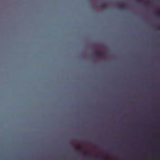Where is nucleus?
Instances as JSON below:
<instances>
[{"instance_id": "1", "label": "nucleus", "mask_w": 160, "mask_h": 160, "mask_svg": "<svg viewBox=\"0 0 160 160\" xmlns=\"http://www.w3.org/2000/svg\"><path fill=\"white\" fill-rule=\"evenodd\" d=\"M94 54L97 57H101L102 55V53L100 51H98L95 52Z\"/></svg>"}, {"instance_id": "2", "label": "nucleus", "mask_w": 160, "mask_h": 160, "mask_svg": "<svg viewBox=\"0 0 160 160\" xmlns=\"http://www.w3.org/2000/svg\"><path fill=\"white\" fill-rule=\"evenodd\" d=\"M100 7L103 8H106L108 7L107 5L105 3L101 4L100 5Z\"/></svg>"}, {"instance_id": "3", "label": "nucleus", "mask_w": 160, "mask_h": 160, "mask_svg": "<svg viewBox=\"0 0 160 160\" xmlns=\"http://www.w3.org/2000/svg\"><path fill=\"white\" fill-rule=\"evenodd\" d=\"M118 8L119 9H121V10H123L124 9L126 8V7L124 5H122L118 7Z\"/></svg>"}, {"instance_id": "4", "label": "nucleus", "mask_w": 160, "mask_h": 160, "mask_svg": "<svg viewBox=\"0 0 160 160\" xmlns=\"http://www.w3.org/2000/svg\"><path fill=\"white\" fill-rule=\"evenodd\" d=\"M71 146L74 149H77V148L76 147H75L73 145H72Z\"/></svg>"}, {"instance_id": "5", "label": "nucleus", "mask_w": 160, "mask_h": 160, "mask_svg": "<svg viewBox=\"0 0 160 160\" xmlns=\"http://www.w3.org/2000/svg\"><path fill=\"white\" fill-rule=\"evenodd\" d=\"M80 152H84V150H83V149H80Z\"/></svg>"}, {"instance_id": "6", "label": "nucleus", "mask_w": 160, "mask_h": 160, "mask_svg": "<svg viewBox=\"0 0 160 160\" xmlns=\"http://www.w3.org/2000/svg\"><path fill=\"white\" fill-rule=\"evenodd\" d=\"M158 15L160 16V12H158Z\"/></svg>"}]
</instances>
